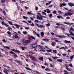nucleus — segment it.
<instances>
[{"label":"nucleus","mask_w":74,"mask_h":74,"mask_svg":"<svg viewBox=\"0 0 74 74\" xmlns=\"http://www.w3.org/2000/svg\"><path fill=\"white\" fill-rule=\"evenodd\" d=\"M25 42L26 43H30V40H26L25 41Z\"/></svg>","instance_id":"a878e982"},{"label":"nucleus","mask_w":74,"mask_h":74,"mask_svg":"<svg viewBox=\"0 0 74 74\" xmlns=\"http://www.w3.org/2000/svg\"><path fill=\"white\" fill-rule=\"evenodd\" d=\"M20 3H25V1H23L21 0H20Z\"/></svg>","instance_id":"6e6d98bb"},{"label":"nucleus","mask_w":74,"mask_h":74,"mask_svg":"<svg viewBox=\"0 0 74 74\" xmlns=\"http://www.w3.org/2000/svg\"><path fill=\"white\" fill-rule=\"evenodd\" d=\"M8 30L9 31H11V30H12V28L11 27H8Z\"/></svg>","instance_id":"c756f323"},{"label":"nucleus","mask_w":74,"mask_h":74,"mask_svg":"<svg viewBox=\"0 0 74 74\" xmlns=\"http://www.w3.org/2000/svg\"><path fill=\"white\" fill-rule=\"evenodd\" d=\"M69 66H70V67H73V65H72V64H70Z\"/></svg>","instance_id":"680f3d73"},{"label":"nucleus","mask_w":74,"mask_h":74,"mask_svg":"<svg viewBox=\"0 0 74 74\" xmlns=\"http://www.w3.org/2000/svg\"><path fill=\"white\" fill-rule=\"evenodd\" d=\"M69 32L70 33V34L71 35V36H74V34H73V32H71V30H69Z\"/></svg>","instance_id":"dca6fc26"},{"label":"nucleus","mask_w":74,"mask_h":74,"mask_svg":"<svg viewBox=\"0 0 74 74\" xmlns=\"http://www.w3.org/2000/svg\"><path fill=\"white\" fill-rule=\"evenodd\" d=\"M49 18H52V14H50L49 15Z\"/></svg>","instance_id":"473e14b6"},{"label":"nucleus","mask_w":74,"mask_h":74,"mask_svg":"<svg viewBox=\"0 0 74 74\" xmlns=\"http://www.w3.org/2000/svg\"><path fill=\"white\" fill-rule=\"evenodd\" d=\"M9 71L7 70V69H5L3 71V72L4 73H5V74H8V72H9Z\"/></svg>","instance_id":"9b49d317"},{"label":"nucleus","mask_w":74,"mask_h":74,"mask_svg":"<svg viewBox=\"0 0 74 74\" xmlns=\"http://www.w3.org/2000/svg\"><path fill=\"white\" fill-rule=\"evenodd\" d=\"M14 26H16V27L17 29H19V27H20V25L18 24H14Z\"/></svg>","instance_id":"f8f14e48"},{"label":"nucleus","mask_w":74,"mask_h":74,"mask_svg":"<svg viewBox=\"0 0 74 74\" xmlns=\"http://www.w3.org/2000/svg\"><path fill=\"white\" fill-rule=\"evenodd\" d=\"M32 47L34 49H36L37 47V44L34 43L32 45Z\"/></svg>","instance_id":"f03ea898"},{"label":"nucleus","mask_w":74,"mask_h":74,"mask_svg":"<svg viewBox=\"0 0 74 74\" xmlns=\"http://www.w3.org/2000/svg\"><path fill=\"white\" fill-rule=\"evenodd\" d=\"M70 30H72V31H74V29H73V28H71V29H70Z\"/></svg>","instance_id":"69168bd1"},{"label":"nucleus","mask_w":74,"mask_h":74,"mask_svg":"<svg viewBox=\"0 0 74 74\" xmlns=\"http://www.w3.org/2000/svg\"><path fill=\"white\" fill-rule=\"evenodd\" d=\"M52 39V40H58V38H53Z\"/></svg>","instance_id":"49530a36"},{"label":"nucleus","mask_w":74,"mask_h":74,"mask_svg":"<svg viewBox=\"0 0 74 74\" xmlns=\"http://www.w3.org/2000/svg\"><path fill=\"white\" fill-rule=\"evenodd\" d=\"M25 68L26 69H27V70H29L31 71H32V69H30V68L28 67H25Z\"/></svg>","instance_id":"72a5a7b5"},{"label":"nucleus","mask_w":74,"mask_h":74,"mask_svg":"<svg viewBox=\"0 0 74 74\" xmlns=\"http://www.w3.org/2000/svg\"><path fill=\"white\" fill-rule=\"evenodd\" d=\"M8 23H9V24L10 25H12V26H13V25H14V24L11 21H8Z\"/></svg>","instance_id":"cd10ccee"},{"label":"nucleus","mask_w":74,"mask_h":74,"mask_svg":"<svg viewBox=\"0 0 74 74\" xmlns=\"http://www.w3.org/2000/svg\"><path fill=\"white\" fill-rule=\"evenodd\" d=\"M15 61H16V62H18V63H19V64L20 65H22V62H21V61H18V60H15Z\"/></svg>","instance_id":"ddd939ff"},{"label":"nucleus","mask_w":74,"mask_h":74,"mask_svg":"<svg viewBox=\"0 0 74 74\" xmlns=\"http://www.w3.org/2000/svg\"><path fill=\"white\" fill-rule=\"evenodd\" d=\"M16 52H17V53H20V51H19V50H17V49H16Z\"/></svg>","instance_id":"ea45409f"},{"label":"nucleus","mask_w":74,"mask_h":74,"mask_svg":"<svg viewBox=\"0 0 74 74\" xmlns=\"http://www.w3.org/2000/svg\"><path fill=\"white\" fill-rule=\"evenodd\" d=\"M1 23H2V25H4L6 27H9V25H7V24H5V23H4V21H2Z\"/></svg>","instance_id":"6e6552de"},{"label":"nucleus","mask_w":74,"mask_h":74,"mask_svg":"<svg viewBox=\"0 0 74 74\" xmlns=\"http://www.w3.org/2000/svg\"><path fill=\"white\" fill-rule=\"evenodd\" d=\"M47 13H49H49L51 12V11H49V9H47Z\"/></svg>","instance_id":"58836bf2"},{"label":"nucleus","mask_w":74,"mask_h":74,"mask_svg":"<svg viewBox=\"0 0 74 74\" xmlns=\"http://www.w3.org/2000/svg\"><path fill=\"white\" fill-rule=\"evenodd\" d=\"M38 21H39V20H35L34 21V22H36V23H38L39 22H38Z\"/></svg>","instance_id":"c03bdc74"},{"label":"nucleus","mask_w":74,"mask_h":74,"mask_svg":"<svg viewBox=\"0 0 74 74\" xmlns=\"http://www.w3.org/2000/svg\"><path fill=\"white\" fill-rule=\"evenodd\" d=\"M4 48H7L8 49H10V47H8V46H3Z\"/></svg>","instance_id":"b1692460"},{"label":"nucleus","mask_w":74,"mask_h":74,"mask_svg":"<svg viewBox=\"0 0 74 74\" xmlns=\"http://www.w3.org/2000/svg\"><path fill=\"white\" fill-rule=\"evenodd\" d=\"M30 26H34V24L33 23H32L31 24H30Z\"/></svg>","instance_id":"a18cd8bd"},{"label":"nucleus","mask_w":74,"mask_h":74,"mask_svg":"<svg viewBox=\"0 0 74 74\" xmlns=\"http://www.w3.org/2000/svg\"><path fill=\"white\" fill-rule=\"evenodd\" d=\"M23 43V45H24V46H25V45H27V44L26 43V42H25V41L23 40L22 41Z\"/></svg>","instance_id":"6ab92c4d"},{"label":"nucleus","mask_w":74,"mask_h":74,"mask_svg":"<svg viewBox=\"0 0 74 74\" xmlns=\"http://www.w3.org/2000/svg\"><path fill=\"white\" fill-rule=\"evenodd\" d=\"M73 14V13H70L69 12H68L67 13H66L64 15V16H70V15H72Z\"/></svg>","instance_id":"20e7f679"},{"label":"nucleus","mask_w":74,"mask_h":74,"mask_svg":"<svg viewBox=\"0 0 74 74\" xmlns=\"http://www.w3.org/2000/svg\"><path fill=\"white\" fill-rule=\"evenodd\" d=\"M36 16L37 18L38 19H39V20H42V16H40H40L37 15Z\"/></svg>","instance_id":"9d476101"},{"label":"nucleus","mask_w":74,"mask_h":74,"mask_svg":"<svg viewBox=\"0 0 74 74\" xmlns=\"http://www.w3.org/2000/svg\"><path fill=\"white\" fill-rule=\"evenodd\" d=\"M68 4L69 6H71H71L74 7V4L73 3L71 2L68 3Z\"/></svg>","instance_id":"1a4fd4ad"},{"label":"nucleus","mask_w":74,"mask_h":74,"mask_svg":"<svg viewBox=\"0 0 74 74\" xmlns=\"http://www.w3.org/2000/svg\"><path fill=\"white\" fill-rule=\"evenodd\" d=\"M51 45L52 46H53V47H54L55 46V44H54V43L53 42H52L51 43Z\"/></svg>","instance_id":"a19ab883"},{"label":"nucleus","mask_w":74,"mask_h":74,"mask_svg":"<svg viewBox=\"0 0 74 74\" xmlns=\"http://www.w3.org/2000/svg\"><path fill=\"white\" fill-rule=\"evenodd\" d=\"M8 60H10V61H12V60H13V59L12 58L9 59Z\"/></svg>","instance_id":"052dcab7"},{"label":"nucleus","mask_w":74,"mask_h":74,"mask_svg":"<svg viewBox=\"0 0 74 74\" xmlns=\"http://www.w3.org/2000/svg\"><path fill=\"white\" fill-rule=\"evenodd\" d=\"M60 49H65V48L64 47H62L60 48Z\"/></svg>","instance_id":"e433bc0d"},{"label":"nucleus","mask_w":74,"mask_h":74,"mask_svg":"<svg viewBox=\"0 0 74 74\" xmlns=\"http://www.w3.org/2000/svg\"><path fill=\"white\" fill-rule=\"evenodd\" d=\"M13 34L14 35V37L15 38L17 39L19 38V34H18L17 33H16V32H14L13 33Z\"/></svg>","instance_id":"39448f33"},{"label":"nucleus","mask_w":74,"mask_h":74,"mask_svg":"<svg viewBox=\"0 0 74 74\" xmlns=\"http://www.w3.org/2000/svg\"><path fill=\"white\" fill-rule=\"evenodd\" d=\"M57 61L59 62H62V60L60 59H58L57 60Z\"/></svg>","instance_id":"bb28decb"},{"label":"nucleus","mask_w":74,"mask_h":74,"mask_svg":"<svg viewBox=\"0 0 74 74\" xmlns=\"http://www.w3.org/2000/svg\"><path fill=\"white\" fill-rule=\"evenodd\" d=\"M29 56L30 58H31L32 60L34 61V62H36V60L35 57H33V56L29 55Z\"/></svg>","instance_id":"423d86ee"},{"label":"nucleus","mask_w":74,"mask_h":74,"mask_svg":"<svg viewBox=\"0 0 74 74\" xmlns=\"http://www.w3.org/2000/svg\"><path fill=\"white\" fill-rule=\"evenodd\" d=\"M52 58H53V59L54 60H55V59H58V58L57 57H52Z\"/></svg>","instance_id":"c85d7f7f"},{"label":"nucleus","mask_w":74,"mask_h":74,"mask_svg":"<svg viewBox=\"0 0 74 74\" xmlns=\"http://www.w3.org/2000/svg\"><path fill=\"white\" fill-rule=\"evenodd\" d=\"M31 36H30L28 37V39L29 40H30V41H32V37H31Z\"/></svg>","instance_id":"4be33fe9"},{"label":"nucleus","mask_w":74,"mask_h":74,"mask_svg":"<svg viewBox=\"0 0 74 74\" xmlns=\"http://www.w3.org/2000/svg\"><path fill=\"white\" fill-rule=\"evenodd\" d=\"M23 33L24 34H27V32L26 31H23Z\"/></svg>","instance_id":"c9c22d12"},{"label":"nucleus","mask_w":74,"mask_h":74,"mask_svg":"<svg viewBox=\"0 0 74 74\" xmlns=\"http://www.w3.org/2000/svg\"><path fill=\"white\" fill-rule=\"evenodd\" d=\"M31 38H32V39H33V40H36V38H35L33 36H31Z\"/></svg>","instance_id":"4c0bfd02"},{"label":"nucleus","mask_w":74,"mask_h":74,"mask_svg":"<svg viewBox=\"0 0 74 74\" xmlns=\"http://www.w3.org/2000/svg\"><path fill=\"white\" fill-rule=\"evenodd\" d=\"M20 48L22 49L23 51H24L25 50V49L26 48V47H23V46H21L20 47Z\"/></svg>","instance_id":"412c9836"},{"label":"nucleus","mask_w":74,"mask_h":74,"mask_svg":"<svg viewBox=\"0 0 74 74\" xmlns=\"http://www.w3.org/2000/svg\"><path fill=\"white\" fill-rule=\"evenodd\" d=\"M73 58H74V57H73V56H71L70 58V59H73Z\"/></svg>","instance_id":"8fccbe9b"},{"label":"nucleus","mask_w":74,"mask_h":74,"mask_svg":"<svg viewBox=\"0 0 74 74\" xmlns=\"http://www.w3.org/2000/svg\"><path fill=\"white\" fill-rule=\"evenodd\" d=\"M32 63L34 66H36V65H37V64H36V63L34 62H32Z\"/></svg>","instance_id":"4d7b16f0"},{"label":"nucleus","mask_w":74,"mask_h":74,"mask_svg":"<svg viewBox=\"0 0 74 74\" xmlns=\"http://www.w3.org/2000/svg\"><path fill=\"white\" fill-rule=\"evenodd\" d=\"M64 72H65V73H64V74H70V73L67 72V71L66 70H64Z\"/></svg>","instance_id":"aec40b11"},{"label":"nucleus","mask_w":74,"mask_h":74,"mask_svg":"<svg viewBox=\"0 0 74 74\" xmlns=\"http://www.w3.org/2000/svg\"><path fill=\"white\" fill-rule=\"evenodd\" d=\"M64 42L65 43H68L69 44H70L71 43V42L70 41H68L67 40H65Z\"/></svg>","instance_id":"2eb2a0df"},{"label":"nucleus","mask_w":74,"mask_h":74,"mask_svg":"<svg viewBox=\"0 0 74 74\" xmlns=\"http://www.w3.org/2000/svg\"><path fill=\"white\" fill-rule=\"evenodd\" d=\"M36 35L38 37H40V35H39L38 34V33L36 34Z\"/></svg>","instance_id":"bf43d9fd"},{"label":"nucleus","mask_w":74,"mask_h":74,"mask_svg":"<svg viewBox=\"0 0 74 74\" xmlns=\"http://www.w3.org/2000/svg\"><path fill=\"white\" fill-rule=\"evenodd\" d=\"M12 50L13 51H14V52H16V50H15V49H12Z\"/></svg>","instance_id":"13d9d810"},{"label":"nucleus","mask_w":74,"mask_h":74,"mask_svg":"<svg viewBox=\"0 0 74 74\" xmlns=\"http://www.w3.org/2000/svg\"><path fill=\"white\" fill-rule=\"evenodd\" d=\"M39 60H42V61H43V57H40L39 58Z\"/></svg>","instance_id":"2f4dec72"},{"label":"nucleus","mask_w":74,"mask_h":74,"mask_svg":"<svg viewBox=\"0 0 74 74\" xmlns=\"http://www.w3.org/2000/svg\"><path fill=\"white\" fill-rule=\"evenodd\" d=\"M27 14H28V15H30L31 14H32V13L30 12H28Z\"/></svg>","instance_id":"5fc2aeb1"},{"label":"nucleus","mask_w":74,"mask_h":74,"mask_svg":"<svg viewBox=\"0 0 74 74\" xmlns=\"http://www.w3.org/2000/svg\"><path fill=\"white\" fill-rule=\"evenodd\" d=\"M46 26H50V23H48V24H47L46 25Z\"/></svg>","instance_id":"09e8293b"},{"label":"nucleus","mask_w":74,"mask_h":74,"mask_svg":"<svg viewBox=\"0 0 74 74\" xmlns=\"http://www.w3.org/2000/svg\"><path fill=\"white\" fill-rule=\"evenodd\" d=\"M25 29H26L27 30H29V27H25Z\"/></svg>","instance_id":"338daca9"},{"label":"nucleus","mask_w":74,"mask_h":74,"mask_svg":"<svg viewBox=\"0 0 74 74\" xmlns=\"http://www.w3.org/2000/svg\"><path fill=\"white\" fill-rule=\"evenodd\" d=\"M40 49H45V47H43L42 46H41L40 48Z\"/></svg>","instance_id":"603ef678"},{"label":"nucleus","mask_w":74,"mask_h":74,"mask_svg":"<svg viewBox=\"0 0 74 74\" xmlns=\"http://www.w3.org/2000/svg\"><path fill=\"white\" fill-rule=\"evenodd\" d=\"M53 52H54V53H57V51L56 50H53Z\"/></svg>","instance_id":"864d4df0"},{"label":"nucleus","mask_w":74,"mask_h":74,"mask_svg":"<svg viewBox=\"0 0 74 74\" xmlns=\"http://www.w3.org/2000/svg\"><path fill=\"white\" fill-rule=\"evenodd\" d=\"M56 37H58L59 38H66V37L64 35L63 36H58L56 34L55 35Z\"/></svg>","instance_id":"0eeeda50"},{"label":"nucleus","mask_w":74,"mask_h":74,"mask_svg":"<svg viewBox=\"0 0 74 74\" xmlns=\"http://www.w3.org/2000/svg\"><path fill=\"white\" fill-rule=\"evenodd\" d=\"M35 25H36V26H37V27H40V28H44V27H45V26L42 25H39L37 24V23H35Z\"/></svg>","instance_id":"7ed1b4c3"},{"label":"nucleus","mask_w":74,"mask_h":74,"mask_svg":"<svg viewBox=\"0 0 74 74\" xmlns=\"http://www.w3.org/2000/svg\"><path fill=\"white\" fill-rule=\"evenodd\" d=\"M53 13L54 14H56V11L54 10L53 12Z\"/></svg>","instance_id":"37998d69"},{"label":"nucleus","mask_w":74,"mask_h":74,"mask_svg":"<svg viewBox=\"0 0 74 74\" xmlns=\"http://www.w3.org/2000/svg\"><path fill=\"white\" fill-rule=\"evenodd\" d=\"M65 34L66 35H67V37H70V36H71V35L69 34L66 33Z\"/></svg>","instance_id":"f704fd0d"},{"label":"nucleus","mask_w":74,"mask_h":74,"mask_svg":"<svg viewBox=\"0 0 74 74\" xmlns=\"http://www.w3.org/2000/svg\"><path fill=\"white\" fill-rule=\"evenodd\" d=\"M6 1V0H2L1 1V3H5V2Z\"/></svg>","instance_id":"de8ad7c7"},{"label":"nucleus","mask_w":74,"mask_h":74,"mask_svg":"<svg viewBox=\"0 0 74 74\" xmlns=\"http://www.w3.org/2000/svg\"><path fill=\"white\" fill-rule=\"evenodd\" d=\"M47 52H51L52 51V49H49V50H47Z\"/></svg>","instance_id":"7c9ffc66"},{"label":"nucleus","mask_w":74,"mask_h":74,"mask_svg":"<svg viewBox=\"0 0 74 74\" xmlns=\"http://www.w3.org/2000/svg\"><path fill=\"white\" fill-rule=\"evenodd\" d=\"M45 71H49V72L50 71V69L49 68H46L45 69Z\"/></svg>","instance_id":"5701e85b"},{"label":"nucleus","mask_w":74,"mask_h":74,"mask_svg":"<svg viewBox=\"0 0 74 74\" xmlns=\"http://www.w3.org/2000/svg\"><path fill=\"white\" fill-rule=\"evenodd\" d=\"M42 41H45L48 42V41H49V39H48L47 38H44V39H42Z\"/></svg>","instance_id":"4468645a"},{"label":"nucleus","mask_w":74,"mask_h":74,"mask_svg":"<svg viewBox=\"0 0 74 74\" xmlns=\"http://www.w3.org/2000/svg\"><path fill=\"white\" fill-rule=\"evenodd\" d=\"M45 65V66H48V65H49V64H48V63H45L44 64Z\"/></svg>","instance_id":"774afa93"},{"label":"nucleus","mask_w":74,"mask_h":74,"mask_svg":"<svg viewBox=\"0 0 74 74\" xmlns=\"http://www.w3.org/2000/svg\"><path fill=\"white\" fill-rule=\"evenodd\" d=\"M57 17L59 19H63V17L62 16H57Z\"/></svg>","instance_id":"a211bd4d"},{"label":"nucleus","mask_w":74,"mask_h":74,"mask_svg":"<svg viewBox=\"0 0 74 74\" xmlns=\"http://www.w3.org/2000/svg\"><path fill=\"white\" fill-rule=\"evenodd\" d=\"M23 18H24L26 20H27V19H28V17H26L25 16H23Z\"/></svg>","instance_id":"393cba45"},{"label":"nucleus","mask_w":74,"mask_h":74,"mask_svg":"<svg viewBox=\"0 0 74 74\" xmlns=\"http://www.w3.org/2000/svg\"><path fill=\"white\" fill-rule=\"evenodd\" d=\"M10 53H11V54H12V55H14V54L13 55V56L14 58H18V56L16 54H15V53L14 52L10 51L9 52Z\"/></svg>","instance_id":"f257e3e1"},{"label":"nucleus","mask_w":74,"mask_h":74,"mask_svg":"<svg viewBox=\"0 0 74 74\" xmlns=\"http://www.w3.org/2000/svg\"><path fill=\"white\" fill-rule=\"evenodd\" d=\"M38 9V7L37 6H36L35 8V10H37Z\"/></svg>","instance_id":"0e129e2a"},{"label":"nucleus","mask_w":74,"mask_h":74,"mask_svg":"<svg viewBox=\"0 0 74 74\" xmlns=\"http://www.w3.org/2000/svg\"><path fill=\"white\" fill-rule=\"evenodd\" d=\"M7 33L9 35L8 36L11 37V32H10V31H8L7 32Z\"/></svg>","instance_id":"f3484780"},{"label":"nucleus","mask_w":74,"mask_h":74,"mask_svg":"<svg viewBox=\"0 0 74 74\" xmlns=\"http://www.w3.org/2000/svg\"><path fill=\"white\" fill-rule=\"evenodd\" d=\"M65 69H66V70H68V71H70V69L69 68L67 67H66Z\"/></svg>","instance_id":"e2e57ef3"},{"label":"nucleus","mask_w":74,"mask_h":74,"mask_svg":"<svg viewBox=\"0 0 74 74\" xmlns=\"http://www.w3.org/2000/svg\"><path fill=\"white\" fill-rule=\"evenodd\" d=\"M58 13H59V14H62V12L60 10L58 11Z\"/></svg>","instance_id":"79ce46f5"},{"label":"nucleus","mask_w":74,"mask_h":74,"mask_svg":"<svg viewBox=\"0 0 74 74\" xmlns=\"http://www.w3.org/2000/svg\"><path fill=\"white\" fill-rule=\"evenodd\" d=\"M40 34H41V35H44V32H40Z\"/></svg>","instance_id":"3c124183"}]
</instances>
